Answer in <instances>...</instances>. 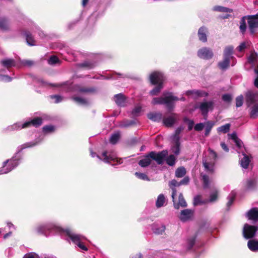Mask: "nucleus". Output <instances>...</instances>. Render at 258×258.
Returning a JSON list of instances; mask_svg holds the SVG:
<instances>
[{
	"label": "nucleus",
	"mask_w": 258,
	"mask_h": 258,
	"mask_svg": "<svg viewBox=\"0 0 258 258\" xmlns=\"http://www.w3.org/2000/svg\"><path fill=\"white\" fill-rule=\"evenodd\" d=\"M31 30L34 33L37 32L41 38H42L44 36V33L36 26H35L34 28H32Z\"/></svg>",
	"instance_id": "bf43d9fd"
},
{
	"label": "nucleus",
	"mask_w": 258,
	"mask_h": 258,
	"mask_svg": "<svg viewBox=\"0 0 258 258\" xmlns=\"http://www.w3.org/2000/svg\"><path fill=\"white\" fill-rule=\"evenodd\" d=\"M257 97L256 93L251 91H248L245 95L246 101L249 104L254 103L257 100Z\"/></svg>",
	"instance_id": "aec40b11"
},
{
	"label": "nucleus",
	"mask_w": 258,
	"mask_h": 258,
	"mask_svg": "<svg viewBox=\"0 0 258 258\" xmlns=\"http://www.w3.org/2000/svg\"><path fill=\"white\" fill-rule=\"evenodd\" d=\"M60 234L63 238L70 242L71 241L74 244L77 245L80 248L84 251H87L88 248L83 244V241L85 239L84 236L74 233L70 229H64L60 231Z\"/></svg>",
	"instance_id": "7ed1b4c3"
},
{
	"label": "nucleus",
	"mask_w": 258,
	"mask_h": 258,
	"mask_svg": "<svg viewBox=\"0 0 258 258\" xmlns=\"http://www.w3.org/2000/svg\"><path fill=\"white\" fill-rule=\"evenodd\" d=\"M176 196V190L175 188H172V198L173 202L174 207L175 209H178L180 207L184 208L187 206V204L185 201L182 194H180L178 196V201L175 200Z\"/></svg>",
	"instance_id": "6e6552de"
},
{
	"label": "nucleus",
	"mask_w": 258,
	"mask_h": 258,
	"mask_svg": "<svg viewBox=\"0 0 258 258\" xmlns=\"http://www.w3.org/2000/svg\"><path fill=\"white\" fill-rule=\"evenodd\" d=\"M50 97L51 99H55L54 103H58L59 102H60L63 100V97L62 96H61L60 95H51Z\"/></svg>",
	"instance_id": "680f3d73"
},
{
	"label": "nucleus",
	"mask_w": 258,
	"mask_h": 258,
	"mask_svg": "<svg viewBox=\"0 0 258 258\" xmlns=\"http://www.w3.org/2000/svg\"><path fill=\"white\" fill-rule=\"evenodd\" d=\"M230 125L227 123L225 125H222L217 128V131L219 133H226L229 132L230 130Z\"/></svg>",
	"instance_id": "09e8293b"
},
{
	"label": "nucleus",
	"mask_w": 258,
	"mask_h": 258,
	"mask_svg": "<svg viewBox=\"0 0 258 258\" xmlns=\"http://www.w3.org/2000/svg\"><path fill=\"white\" fill-rule=\"evenodd\" d=\"M207 29L205 27H202L199 29L198 34L200 40L203 42L207 41Z\"/></svg>",
	"instance_id": "4be33fe9"
},
{
	"label": "nucleus",
	"mask_w": 258,
	"mask_h": 258,
	"mask_svg": "<svg viewBox=\"0 0 258 258\" xmlns=\"http://www.w3.org/2000/svg\"><path fill=\"white\" fill-rule=\"evenodd\" d=\"M40 142V140L31 142L19 146L17 148V153L13 157L3 162L2 167L0 168V175L8 173L18 166L22 159L21 152L23 149L34 147L38 145Z\"/></svg>",
	"instance_id": "f257e3e1"
},
{
	"label": "nucleus",
	"mask_w": 258,
	"mask_h": 258,
	"mask_svg": "<svg viewBox=\"0 0 258 258\" xmlns=\"http://www.w3.org/2000/svg\"><path fill=\"white\" fill-rule=\"evenodd\" d=\"M90 155L93 158L96 156L100 160H102L105 163L110 164L112 166H115L122 163V159L118 158L112 151H105L100 156L91 150Z\"/></svg>",
	"instance_id": "20e7f679"
},
{
	"label": "nucleus",
	"mask_w": 258,
	"mask_h": 258,
	"mask_svg": "<svg viewBox=\"0 0 258 258\" xmlns=\"http://www.w3.org/2000/svg\"><path fill=\"white\" fill-rule=\"evenodd\" d=\"M24 35L25 36L26 40L28 45L30 46H34L36 44L35 40L33 38V37L30 32L26 31L24 33Z\"/></svg>",
	"instance_id": "c85d7f7f"
},
{
	"label": "nucleus",
	"mask_w": 258,
	"mask_h": 258,
	"mask_svg": "<svg viewBox=\"0 0 258 258\" xmlns=\"http://www.w3.org/2000/svg\"><path fill=\"white\" fill-rule=\"evenodd\" d=\"M166 199L163 194H160L156 201V206L157 208L163 207L165 205Z\"/></svg>",
	"instance_id": "a878e982"
},
{
	"label": "nucleus",
	"mask_w": 258,
	"mask_h": 258,
	"mask_svg": "<svg viewBox=\"0 0 258 258\" xmlns=\"http://www.w3.org/2000/svg\"><path fill=\"white\" fill-rule=\"evenodd\" d=\"M167 155L168 151L166 150L159 152L154 151L150 152V156L152 158V160H155L159 165L163 164L165 158Z\"/></svg>",
	"instance_id": "1a4fd4ad"
},
{
	"label": "nucleus",
	"mask_w": 258,
	"mask_h": 258,
	"mask_svg": "<svg viewBox=\"0 0 258 258\" xmlns=\"http://www.w3.org/2000/svg\"><path fill=\"white\" fill-rule=\"evenodd\" d=\"M257 230V227L255 226L245 224L243 228V235L245 239L253 238Z\"/></svg>",
	"instance_id": "9b49d317"
},
{
	"label": "nucleus",
	"mask_w": 258,
	"mask_h": 258,
	"mask_svg": "<svg viewBox=\"0 0 258 258\" xmlns=\"http://www.w3.org/2000/svg\"><path fill=\"white\" fill-rule=\"evenodd\" d=\"M250 116L255 118L258 116V103L254 104L250 108Z\"/></svg>",
	"instance_id": "58836bf2"
},
{
	"label": "nucleus",
	"mask_w": 258,
	"mask_h": 258,
	"mask_svg": "<svg viewBox=\"0 0 258 258\" xmlns=\"http://www.w3.org/2000/svg\"><path fill=\"white\" fill-rule=\"evenodd\" d=\"M247 22L250 32L253 33L254 29L258 27V14L248 16Z\"/></svg>",
	"instance_id": "4468645a"
},
{
	"label": "nucleus",
	"mask_w": 258,
	"mask_h": 258,
	"mask_svg": "<svg viewBox=\"0 0 258 258\" xmlns=\"http://www.w3.org/2000/svg\"><path fill=\"white\" fill-rule=\"evenodd\" d=\"M236 196V192L234 191H232L231 193L229 194L228 197H227L228 199V202L227 203V207L228 208L230 207V206L232 205L233 203L235 197Z\"/></svg>",
	"instance_id": "c03bdc74"
},
{
	"label": "nucleus",
	"mask_w": 258,
	"mask_h": 258,
	"mask_svg": "<svg viewBox=\"0 0 258 258\" xmlns=\"http://www.w3.org/2000/svg\"><path fill=\"white\" fill-rule=\"evenodd\" d=\"M10 23L8 19L3 17L0 19V30L6 31L9 29Z\"/></svg>",
	"instance_id": "c756f323"
},
{
	"label": "nucleus",
	"mask_w": 258,
	"mask_h": 258,
	"mask_svg": "<svg viewBox=\"0 0 258 258\" xmlns=\"http://www.w3.org/2000/svg\"><path fill=\"white\" fill-rule=\"evenodd\" d=\"M153 232L156 234H162L166 229L164 225H159L156 224H154L152 227Z\"/></svg>",
	"instance_id": "5701e85b"
},
{
	"label": "nucleus",
	"mask_w": 258,
	"mask_h": 258,
	"mask_svg": "<svg viewBox=\"0 0 258 258\" xmlns=\"http://www.w3.org/2000/svg\"><path fill=\"white\" fill-rule=\"evenodd\" d=\"M77 66L80 68H82L86 70H90L94 68L96 66V63L94 62L87 60L82 63H78Z\"/></svg>",
	"instance_id": "393cba45"
},
{
	"label": "nucleus",
	"mask_w": 258,
	"mask_h": 258,
	"mask_svg": "<svg viewBox=\"0 0 258 258\" xmlns=\"http://www.w3.org/2000/svg\"><path fill=\"white\" fill-rule=\"evenodd\" d=\"M178 100L184 101L185 98L184 97L179 98L173 95L172 92H164L162 96L154 98L152 103L153 105H165L168 110L171 111L174 107V102Z\"/></svg>",
	"instance_id": "f03ea898"
},
{
	"label": "nucleus",
	"mask_w": 258,
	"mask_h": 258,
	"mask_svg": "<svg viewBox=\"0 0 258 258\" xmlns=\"http://www.w3.org/2000/svg\"><path fill=\"white\" fill-rule=\"evenodd\" d=\"M197 55L201 59L209 60L213 58L214 53L211 48L203 47L198 50Z\"/></svg>",
	"instance_id": "9d476101"
},
{
	"label": "nucleus",
	"mask_w": 258,
	"mask_h": 258,
	"mask_svg": "<svg viewBox=\"0 0 258 258\" xmlns=\"http://www.w3.org/2000/svg\"><path fill=\"white\" fill-rule=\"evenodd\" d=\"M177 119V114L176 113H172L170 116L163 119V122L165 126L171 127L176 122Z\"/></svg>",
	"instance_id": "2eb2a0df"
},
{
	"label": "nucleus",
	"mask_w": 258,
	"mask_h": 258,
	"mask_svg": "<svg viewBox=\"0 0 258 258\" xmlns=\"http://www.w3.org/2000/svg\"><path fill=\"white\" fill-rule=\"evenodd\" d=\"M149 79L152 84L157 85L150 91V94L152 96L157 95L163 87V83L165 77L162 73L154 72L150 74Z\"/></svg>",
	"instance_id": "39448f33"
},
{
	"label": "nucleus",
	"mask_w": 258,
	"mask_h": 258,
	"mask_svg": "<svg viewBox=\"0 0 258 258\" xmlns=\"http://www.w3.org/2000/svg\"><path fill=\"white\" fill-rule=\"evenodd\" d=\"M185 94L194 99H197L199 97H206L208 96V93L203 90H188L185 92Z\"/></svg>",
	"instance_id": "ddd939ff"
},
{
	"label": "nucleus",
	"mask_w": 258,
	"mask_h": 258,
	"mask_svg": "<svg viewBox=\"0 0 258 258\" xmlns=\"http://www.w3.org/2000/svg\"><path fill=\"white\" fill-rule=\"evenodd\" d=\"M214 122L212 121H208L206 122H205V136L206 137H207L209 135L210 133L213 128V126L214 125Z\"/></svg>",
	"instance_id": "f704fd0d"
},
{
	"label": "nucleus",
	"mask_w": 258,
	"mask_h": 258,
	"mask_svg": "<svg viewBox=\"0 0 258 258\" xmlns=\"http://www.w3.org/2000/svg\"><path fill=\"white\" fill-rule=\"evenodd\" d=\"M13 78L8 75H0V81L5 82H9L12 80Z\"/></svg>",
	"instance_id": "13d9d810"
},
{
	"label": "nucleus",
	"mask_w": 258,
	"mask_h": 258,
	"mask_svg": "<svg viewBox=\"0 0 258 258\" xmlns=\"http://www.w3.org/2000/svg\"><path fill=\"white\" fill-rule=\"evenodd\" d=\"M222 99L226 102H230L232 100L231 95L229 94H225L222 95Z\"/></svg>",
	"instance_id": "0e129e2a"
},
{
	"label": "nucleus",
	"mask_w": 258,
	"mask_h": 258,
	"mask_svg": "<svg viewBox=\"0 0 258 258\" xmlns=\"http://www.w3.org/2000/svg\"><path fill=\"white\" fill-rule=\"evenodd\" d=\"M176 157L173 155H170L166 158V163L170 166H173L175 164Z\"/></svg>",
	"instance_id": "a18cd8bd"
},
{
	"label": "nucleus",
	"mask_w": 258,
	"mask_h": 258,
	"mask_svg": "<svg viewBox=\"0 0 258 258\" xmlns=\"http://www.w3.org/2000/svg\"><path fill=\"white\" fill-rule=\"evenodd\" d=\"M148 117L151 120L159 122L163 118L162 114L160 112L150 113L148 114Z\"/></svg>",
	"instance_id": "b1692460"
},
{
	"label": "nucleus",
	"mask_w": 258,
	"mask_h": 258,
	"mask_svg": "<svg viewBox=\"0 0 258 258\" xmlns=\"http://www.w3.org/2000/svg\"><path fill=\"white\" fill-rule=\"evenodd\" d=\"M201 176L202 177V180L203 182L204 188H208L210 185V180L208 176H207L205 174L202 173Z\"/></svg>",
	"instance_id": "de8ad7c7"
},
{
	"label": "nucleus",
	"mask_w": 258,
	"mask_h": 258,
	"mask_svg": "<svg viewBox=\"0 0 258 258\" xmlns=\"http://www.w3.org/2000/svg\"><path fill=\"white\" fill-rule=\"evenodd\" d=\"M245 19L246 17H243L241 18L240 21L239 29L242 33H243L245 31L246 28Z\"/></svg>",
	"instance_id": "8fccbe9b"
},
{
	"label": "nucleus",
	"mask_w": 258,
	"mask_h": 258,
	"mask_svg": "<svg viewBox=\"0 0 258 258\" xmlns=\"http://www.w3.org/2000/svg\"><path fill=\"white\" fill-rule=\"evenodd\" d=\"M72 99L78 104L82 105H87L88 104V101L82 97L79 96H74L73 97Z\"/></svg>",
	"instance_id": "4c0bfd02"
},
{
	"label": "nucleus",
	"mask_w": 258,
	"mask_h": 258,
	"mask_svg": "<svg viewBox=\"0 0 258 258\" xmlns=\"http://www.w3.org/2000/svg\"><path fill=\"white\" fill-rule=\"evenodd\" d=\"M22 124L23 123H21V122H17L13 124V125L8 126L6 130L7 131L11 132L24 128L25 127H22Z\"/></svg>",
	"instance_id": "c9c22d12"
},
{
	"label": "nucleus",
	"mask_w": 258,
	"mask_h": 258,
	"mask_svg": "<svg viewBox=\"0 0 258 258\" xmlns=\"http://www.w3.org/2000/svg\"><path fill=\"white\" fill-rule=\"evenodd\" d=\"M213 10L214 11H217L220 12H224V13H231L232 12V10L229 8L220 6H215L213 8Z\"/></svg>",
	"instance_id": "79ce46f5"
},
{
	"label": "nucleus",
	"mask_w": 258,
	"mask_h": 258,
	"mask_svg": "<svg viewBox=\"0 0 258 258\" xmlns=\"http://www.w3.org/2000/svg\"><path fill=\"white\" fill-rule=\"evenodd\" d=\"M59 62V59L54 55L51 56L48 60V63L50 65H54Z\"/></svg>",
	"instance_id": "6e6d98bb"
},
{
	"label": "nucleus",
	"mask_w": 258,
	"mask_h": 258,
	"mask_svg": "<svg viewBox=\"0 0 258 258\" xmlns=\"http://www.w3.org/2000/svg\"><path fill=\"white\" fill-rule=\"evenodd\" d=\"M120 135L118 133H116L111 135L110 138V142L112 144H115L119 139Z\"/></svg>",
	"instance_id": "603ef678"
},
{
	"label": "nucleus",
	"mask_w": 258,
	"mask_h": 258,
	"mask_svg": "<svg viewBox=\"0 0 258 258\" xmlns=\"http://www.w3.org/2000/svg\"><path fill=\"white\" fill-rule=\"evenodd\" d=\"M114 101L120 106H123L125 104V98L122 94H118L114 97Z\"/></svg>",
	"instance_id": "cd10ccee"
},
{
	"label": "nucleus",
	"mask_w": 258,
	"mask_h": 258,
	"mask_svg": "<svg viewBox=\"0 0 258 258\" xmlns=\"http://www.w3.org/2000/svg\"><path fill=\"white\" fill-rule=\"evenodd\" d=\"M214 108V102L212 101H204L200 103L199 109L204 116H207L208 112Z\"/></svg>",
	"instance_id": "f8f14e48"
},
{
	"label": "nucleus",
	"mask_w": 258,
	"mask_h": 258,
	"mask_svg": "<svg viewBox=\"0 0 258 258\" xmlns=\"http://www.w3.org/2000/svg\"><path fill=\"white\" fill-rule=\"evenodd\" d=\"M135 175L136 176L141 180H145V181H149L150 178L148 177V176L145 174L143 173H141L139 172H136L135 173Z\"/></svg>",
	"instance_id": "3c124183"
},
{
	"label": "nucleus",
	"mask_w": 258,
	"mask_h": 258,
	"mask_svg": "<svg viewBox=\"0 0 258 258\" xmlns=\"http://www.w3.org/2000/svg\"><path fill=\"white\" fill-rule=\"evenodd\" d=\"M194 211L190 209H185L181 211L179 219L183 222L189 220L193 216Z\"/></svg>",
	"instance_id": "a211bd4d"
},
{
	"label": "nucleus",
	"mask_w": 258,
	"mask_h": 258,
	"mask_svg": "<svg viewBox=\"0 0 258 258\" xmlns=\"http://www.w3.org/2000/svg\"><path fill=\"white\" fill-rule=\"evenodd\" d=\"M229 58L224 57L223 60L218 63L219 68L222 70H226L229 65Z\"/></svg>",
	"instance_id": "72a5a7b5"
},
{
	"label": "nucleus",
	"mask_w": 258,
	"mask_h": 258,
	"mask_svg": "<svg viewBox=\"0 0 258 258\" xmlns=\"http://www.w3.org/2000/svg\"><path fill=\"white\" fill-rule=\"evenodd\" d=\"M243 97L242 95H239L236 98V106L239 107L243 104Z\"/></svg>",
	"instance_id": "4d7b16f0"
},
{
	"label": "nucleus",
	"mask_w": 258,
	"mask_h": 258,
	"mask_svg": "<svg viewBox=\"0 0 258 258\" xmlns=\"http://www.w3.org/2000/svg\"><path fill=\"white\" fill-rule=\"evenodd\" d=\"M248 248L252 251H258V241L255 240H249L247 242Z\"/></svg>",
	"instance_id": "7c9ffc66"
},
{
	"label": "nucleus",
	"mask_w": 258,
	"mask_h": 258,
	"mask_svg": "<svg viewBox=\"0 0 258 258\" xmlns=\"http://www.w3.org/2000/svg\"><path fill=\"white\" fill-rule=\"evenodd\" d=\"M180 186V183L179 182L177 181L175 179L172 180L169 182V186L172 189V188H175V186Z\"/></svg>",
	"instance_id": "69168bd1"
},
{
	"label": "nucleus",
	"mask_w": 258,
	"mask_h": 258,
	"mask_svg": "<svg viewBox=\"0 0 258 258\" xmlns=\"http://www.w3.org/2000/svg\"><path fill=\"white\" fill-rule=\"evenodd\" d=\"M230 138L232 140H233L238 149H241V148H242L243 143L241 140L237 138L236 134H231L230 135Z\"/></svg>",
	"instance_id": "473e14b6"
},
{
	"label": "nucleus",
	"mask_w": 258,
	"mask_h": 258,
	"mask_svg": "<svg viewBox=\"0 0 258 258\" xmlns=\"http://www.w3.org/2000/svg\"><path fill=\"white\" fill-rule=\"evenodd\" d=\"M239 150L240 151H237V152L238 153H240L241 152L242 153V155L243 156V158H241L239 161L240 165L242 168L246 169L247 168L250 162L249 157L248 155H247L245 154L242 148H241V149Z\"/></svg>",
	"instance_id": "dca6fc26"
},
{
	"label": "nucleus",
	"mask_w": 258,
	"mask_h": 258,
	"mask_svg": "<svg viewBox=\"0 0 258 258\" xmlns=\"http://www.w3.org/2000/svg\"><path fill=\"white\" fill-rule=\"evenodd\" d=\"M195 243V237H192L187 241L188 249H191Z\"/></svg>",
	"instance_id": "338daca9"
},
{
	"label": "nucleus",
	"mask_w": 258,
	"mask_h": 258,
	"mask_svg": "<svg viewBox=\"0 0 258 258\" xmlns=\"http://www.w3.org/2000/svg\"><path fill=\"white\" fill-rule=\"evenodd\" d=\"M35 81L39 86L44 87H47L48 86L58 87L60 86V84H52L48 83L47 82L44 81L41 78L36 79Z\"/></svg>",
	"instance_id": "2f4dec72"
},
{
	"label": "nucleus",
	"mask_w": 258,
	"mask_h": 258,
	"mask_svg": "<svg viewBox=\"0 0 258 258\" xmlns=\"http://www.w3.org/2000/svg\"><path fill=\"white\" fill-rule=\"evenodd\" d=\"M246 216L248 219L253 221L258 220V208H253L246 213Z\"/></svg>",
	"instance_id": "6ab92c4d"
},
{
	"label": "nucleus",
	"mask_w": 258,
	"mask_h": 258,
	"mask_svg": "<svg viewBox=\"0 0 258 258\" xmlns=\"http://www.w3.org/2000/svg\"><path fill=\"white\" fill-rule=\"evenodd\" d=\"M55 127L52 125H48L43 126V132L44 134H50L54 132Z\"/></svg>",
	"instance_id": "49530a36"
},
{
	"label": "nucleus",
	"mask_w": 258,
	"mask_h": 258,
	"mask_svg": "<svg viewBox=\"0 0 258 258\" xmlns=\"http://www.w3.org/2000/svg\"><path fill=\"white\" fill-rule=\"evenodd\" d=\"M208 151L210 153V160H209L208 159H203V164L207 172L213 173L215 170V164L217 158V154L211 149H209Z\"/></svg>",
	"instance_id": "0eeeda50"
},
{
	"label": "nucleus",
	"mask_w": 258,
	"mask_h": 258,
	"mask_svg": "<svg viewBox=\"0 0 258 258\" xmlns=\"http://www.w3.org/2000/svg\"><path fill=\"white\" fill-rule=\"evenodd\" d=\"M24 258H39V256L34 253H30L25 254Z\"/></svg>",
	"instance_id": "774afa93"
},
{
	"label": "nucleus",
	"mask_w": 258,
	"mask_h": 258,
	"mask_svg": "<svg viewBox=\"0 0 258 258\" xmlns=\"http://www.w3.org/2000/svg\"><path fill=\"white\" fill-rule=\"evenodd\" d=\"M250 42L248 41L242 42L236 47V49L239 52H243L250 46Z\"/></svg>",
	"instance_id": "e433bc0d"
},
{
	"label": "nucleus",
	"mask_w": 258,
	"mask_h": 258,
	"mask_svg": "<svg viewBox=\"0 0 258 258\" xmlns=\"http://www.w3.org/2000/svg\"><path fill=\"white\" fill-rule=\"evenodd\" d=\"M257 54L255 51H251L248 57V61L250 63H254L257 60Z\"/></svg>",
	"instance_id": "37998d69"
},
{
	"label": "nucleus",
	"mask_w": 258,
	"mask_h": 258,
	"mask_svg": "<svg viewBox=\"0 0 258 258\" xmlns=\"http://www.w3.org/2000/svg\"><path fill=\"white\" fill-rule=\"evenodd\" d=\"M256 180L254 179H249L247 180L246 186L247 188L250 189H253L255 187Z\"/></svg>",
	"instance_id": "864d4df0"
},
{
	"label": "nucleus",
	"mask_w": 258,
	"mask_h": 258,
	"mask_svg": "<svg viewBox=\"0 0 258 258\" xmlns=\"http://www.w3.org/2000/svg\"><path fill=\"white\" fill-rule=\"evenodd\" d=\"M186 173L185 168L184 167L178 168L175 171V176L178 178L183 177Z\"/></svg>",
	"instance_id": "ea45409f"
},
{
	"label": "nucleus",
	"mask_w": 258,
	"mask_h": 258,
	"mask_svg": "<svg viewBox=\"0 0 258 258\" xmlns=\"http://www.w3.org/2000/svg\"><path fill=\"white\" fill-rule=\"evenodd\" d=\"M35 229L38 233L47 236L48 233L52 231L60 233L62 230V228L55 223L49 222L38 224Z\"/></svg>",
	"instance_id": "423d86ee"
},
{
	"label": "nucleus",
	"mask_w": 258,
	"mask_h": 258,
	"mask_svg": "<svg viewBox=\"0 0 258 258\" xmlns=\"http://www.w3.org/2000/svg\"><path fill=\"white\" fill-rule=\"evenodd\" d=\"M1 63L4 67L9 69L16 66V61L14 59L6 58L1 61Z\"/></svg>",
	"instance_id": "bb28decb"
},
{
	"label": "nucleus",
	"mask_w": 258,
	"mask_h": 258,
	"mask_svg": "<svg viewBox=\"0 0 258 258\" xmlns=\"http://www.w3.org/2000/svg\"><path fill=\"white\" fill-rule=\"evenodd\" d=\"M205 123H199L195 125L194 128L196 131H201L205 127Z\"/></svg>",
	"instance_id": "e2e57ef3"
},
{
	"label": "nucleus",
	"mask_w": 258,
	"mask_h": 258,
	"mask_svg": "<svg viewBox=\"0 0 258 258\" xmlns=\"http://www.w3.org/2000/svg\"><path fill=\"white\" fill-rule=\"evenodd\" d=\"M233 48L232 46L226 47L224 50V57L230 59L232 54Z\"/></svg>",
	"instance_id": "a19ab883"
},
{
	"label": "nucleus",
	"mask_w": 258,
	"mask_h": 258,
	"mask_svg": "<svg viewBox=\"0 0 258 258\" xmlns=\"http://www.w3.org/2000/svg\"><path fill=\"white\" fill-rule=\"evenodd\" d=\"M42 124V119L41 117H36L30 121H26L23 123L22 127H29L31 125L38 127Z\"/></svg>",
	"instance_id": "f3484780"
},
{
	"label": "nucleus",
	"mask_w": 258,
	"mask_h": 258,
	"mask_svg": "<svg viewBox=\"0 0 258 258\" xmlns=\"http://www.w3.org/2000/svg\"><path fill=\"white\" fill-rule=\"evenodd\" d=\"M152 158L150 156V153L146 155L144 158L139 161V165L142 167H146L150 165L152 162Z\"/></svg>",
	"instance_id": "412c9836"
},
{
	"label": "nucleus",
	"mask_w": 258,
	"mask_h": 258,
	"mask_svg": "<svg viewBox=\"0 0 258 258\" xmlns=\"http://www.w3.org/2000/svg\"><path fill=\"white\" fill-rule=\"evenodd\" d=\"M172 152L176 155H178L180 152L179 149V142L178 141V139L177 140L175 141V145L172 148Z\"/></svg>",
	"instance_id": "5fc2aeb1"
},
{
	"label": "nucleus",
	"mask_w": 258,
	"mask_h": 258,
	"mask_svg": "<svg viewBox=\"0 0 258 258\" xmlns=\"http://www.w3.org/2000/svg\"><path fill=\"white\" fill-rule=\"evenodd\" d=\"M217 197L218 192L217 191H215V192L211 194L210 196V199L208 200V201L210 202H214L217 200Z\"/></svg>",
	"instance_id": "052dcab7"
}]
</instances>
